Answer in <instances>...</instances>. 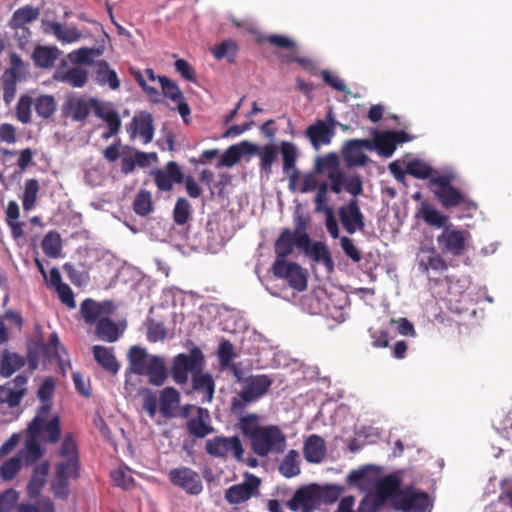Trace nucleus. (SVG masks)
Wrapping results in <instances>:
<instances>
[{"instance_id": "obj_1", "label": "nucleus", "mask_w": 512, "mask_h": 512, "mask_svg": "<svg viewBox=\"0 0 512 512\" xmlns=\"http://www.w3.org/2000/svg\"><path fill=\"white\" fill-rule=\"evenodd\" d=\"M406 172L417 179H429V186L434 187L433 194L443 208H459L465 217H472L477 211V203L465 191L452 185V174L434 175L433 168L419 159L409 161Z\"/></svg>"}, {"instance_id": "obj_2", "label": "nucleus", "mask_w": 512, "mask_h": 512, "mask_svg": "<svg viewBox=\"0 0 512 512\" xmlns=\"http://www.w3.org/2000/svg\"><path fill=\"white\" fill-rule=\"evenodd\" d=\"M63 461L55 466V476L51 482V491L56 498L67 500L70 495L69 478L80 476V460L76 441L72 434L65 435L59 451Z\"/></svg>"}, {"instance_id": "obj_3", "label": "nucleus", "mask_w": 512, "mask_h": 512, "mask_svg": "<svg viewBox=\"0 0 512 512\" xmlns=\"http://www.w3.org/2000/svg\"><path fill=\"white\" fill-rule=\"evenodd\" d=\"M205 356L198 346H193L188 353H179L174 356L171 367V377L177 385L188 383L189 374L192 376L203 371Z\"/></svg>"}, {"instance_id": "obj_4", "label": "nucleus", "mask_w": 512, "mask_h": 512, "mask_svg": "<svg viewBox=\"0 0 512 512\" xmlns=\"http://www.w3.org/2000/svg\"><path fill=\"white\" fill-rule=\"evenodd\" d=\"M286 448V435L276 425H267L251 442V449L259 457L283 453Z\"/></svg>"}, {"instance_id": "obj_5", "label": "nucleus", "mask_w": 512, "mask_h": 512, "mask_svg": "<svg viewBox=\"0 0 512 512\" xmlns=\"http://www.w3.org/2000/svg\"><path fill=\"white\" fill-rule=\"evenodd\" d=\"M273 384V380L265 374L250 376L239 393L240 399L234 398L231 404L233 414H242L246 404L256 401L265 395Z\"/></svg>"}, {"instance_id": "obj_6", "label": "nucleus", "mask_w": 512, "mask_h": 512, "mask_svg": "<svg viewBox=\"0 0 512 512\" xmlns=\"http://www.w3.org/2000/svg\"><path fill=\"white\" fill-rule=\"evenodd\" d=\"M205 451L212 457L226 460L229 457L238 462L244 460V448L238 436L226 437L223 435L208 439L205 443Z\"/></svg>"}, {"instance_id": "obj_7", "label": "nucleus", "mask_w": 512, "mask_h": 512, "mask_svg": "<svg viewBox=\"0 0 512 512\" xmlns=\"http://www.w3.org/2000/svg\"><path fill=\"white\" fill-rule=\"evenodd\" d=\"M469 238L470 233L467 230L458 229L449 224L437 236V244L442 253L459 257L467 250Z\"/></svg>"}, {"instance_id": "obj_8", "label": "nucleus", "mask_w": 512, "mask_h": 512, "mask_svg": "<svg viewBox=\"0 0 512 512\" xmlns=\"http://www.w3.org/2000/svg\"><path fill=\"white\" fill-rule=\"evenodd\" d=\"M27 64L17 53L10 54V67L1 77L3 87V100L10 104L16 95L17 82L25 78Z\"/></svg>"}, {"instance_id": "obj_9", "label": "nucleus", "mask_w": 512, "mask_h": 512, "mask_svg": "<svg viewBox=\"0 0 512 512\" xmlns=\"http://www.w3.org/2000/svg\"><path fill=\"white\" fill-rule=\"evenodd\" d=\"M432 506L431 499L426 492L417 491L413 486L402 489L393 507L401 512H425Z\"/></svg>"}, {"instance_id": "obj_10", "label": "nucleus", "mask_w": 512, "mask_h": 512, "mask_svg": "<svg viewBox=\"0 0 512 512\" xmlns=\"http://www.w3.org/2000/svg\"><path fill=\"white\" fill-rule=\"evenodd\" d=\"M170 482L184 490L187 494L198 495L203 490L200 475L189 467L173 468L168 473Z\"/></svg>"}, {"instance_id": "obj_11", "label": "nucleus", "mask_w": 512, "mask_h": 512, "mask_svg": "<svg viewBox=\"0 0 512 512\" xmlns=\"http://www.w3.org/2000/svg\"><path fill=\"white\" fill-rule=\"evenodd\" d=\"M273 275L285 279L289 285L297 291H303L307 287V278L301 266L295 262H282L275 260L272 266Z\"/></svg>"}, {"instance_id": "obj_12", "label": "nucleus", "mask_w": 512, "mask_h": 512, "mask_svg": "<svg viewBox=\"0 0 512 512\" xmlns=\"http://www.w3.org/2000/svg\"><path fill=\"white\" fill-rule=\"evenodd\" d=\"M286 505L292 511L313 512L320 506L318 484L297 489Z\"/></svg>"}, {"instance_id": "obj_13", "label": "nucleus", "mask_w": 512, "mask_h": 512, "mask_svg": "<svg viewBox=\"0 0 512 512\" xmlns=\"http://www.w3.org/2000/svg\"><path fill=\"white\" fill-rule=\"evenodd\" d=\"M338 216L340 223L348 234L352 235L358 230L364 231L365 218L355 198L350 199L346 205L339 207Z\"/></svg>"}, {"instance_id": "obj_14", "label": "nucleus", "mask_w": 512, "mask_h": 512, "mask_svg": "<svg viewBox=\"0 0 512 512\" xmlns=\"http://www.w3.org/2000/svg\"><path fill=\"white\" fill-rule=\"evenodd\" d=\"M260 483L257 476L248 474L243 483L232 485L225 491V499L231 505L246 502L257 492Z\"/></svg>"}, {"instance_id": "obj_15", "label": "nucleus", "mask_w": 512, "mask_h": 512, "mask_svg": "<svg viewBox=\"0 0 512 512\" xmlns=\"http://www.w3.org/2000/svg\"><path fill=\"white\" fill-rule=\"evenodd\" d=\"M27 377L18 375L13 380L0 386V405L7 404L9 408L20 405L26 393Z\"/></svg>"}, {"instance_id": "obj_16", "label": "nucleus", "mask_w": 512, "mask_h": 512, "mask_svg": "<svg viewBox=\"0 0 512 512\" xmlns=\"http://www.w3.org/2000/svg\"><path fill=\"white\" fill-rule=\"evenodd\" d=\"M94 115L104 121L107 126V131L102 134L105 140L117 135L121 129V118L118 111L113 107L111 102L95 101Z\"/></svg>"}, {"instance_id": "obj_17", "label": "nucleus", "mask_w": 512, "mask_h": 512, "mask_svg": "<svg viewBox=\"0 0 512 512\" xmlns=\"http://www.w3.org/2000/svg\"><path fill=\"white\" fill-rule=\"evenodd\" d=\"M418 268L426 276L432 270L442 274L448 269V264L435 247L422 246L417 254Z\"/></svg>"}, {"instance_id": "obj_18", "label": "nucleus", "mask_w": 512, "mask_h": 512, "mask_svg": "<svg viewBox=\"0 0 512 512\" xmlns=\"http://www.w3.org/2000/svg\"><path fill=\"white\" fill-rule=\"evenodd\" d=\"M43 414L38 415L28 425V431L31 435H42L43 440L56 443L61 436L60 419L58 416L52 417L47 423L43 419Z\"/></svg>"}, {"instance_id": "obj_19", "label": "nucleus", "mask_w": 512, "mask_h": 512, "mask_svg": "<svg viewBox=\"0 0 512 512\" xmlns=\"http://www.w3.org/2000/svg\"><path fill=\"white\" fill-rule=\"evenodd\" d=\"M318 170L327 169L328 179L330 181V189L335 194H340L344 188L347 176L338 167V160L334 154L327 155L317 162Z\"/></svg>"}, {"instance_id": "obj_20", "label": "nucleus", "mask_w": 512, "mask_h": 512, "mask_svg": "<svg viewBox=\"0 0 512 512\" xmlns=\"http://www.w3.org/2000/svg\"><path fill=\"white\" fill-rule=\"evenodd\" d=\"M95 101L99 100L93 97H71L66 100L64 111L74 121L82 122L88 118L91 110L95 113Z\"/></svg>"}, {"instance_id": "obj_21", "label": "nucleus", "mask_w": 512, "mask_h": 512, "mask_svg": "<svg viewBox=\"0 0 512 512\" xmlns=\"http://www.w3.org/2000/svg\"><path fill=\"white\" fill-rule=\"evenodd\" d=\"M154 181L160 191H170L174 183L180 184L184 181V175L179 165L170 161L164 170L159 169L154 172Z\"/></svg>"}, {"instance_id": "obj_22", "label": "nucleus", "mask_w": 512, "mask_h": 512, "mask_svg": "<svg viewBox=\"0 0 512 512\" xmlns=\"http://www.w3.org/2000/svg\"><path fill=\"white\" fill-rule=\"evenodd\" d=\"M158 81L163 95L177 104V110L186 122V117L190 115L191 110L179 86L166 76H158Z\"/></svg>"}, {"instance_id": "obj_23", "label": "nucleus", "mask_w": 512, "mask_h": 512, "mask_svg": "<svg viewBox=\"0 0 512 512\" xmlns=\"http://www.w3.org/2000/svg\"><path fill=\"white\" fill-rule=\"evenodd\" d=\"M114 305L110 301H104L98 303L91 298H87L82 301L80 305V313L86 324H94L98 322L100 316L104 314H111L113 312Z\"/></svg>"}, {"instance_id": "obj_24", "label": "nucleus", "mask_w": 512, "mask_h": 512, "mask_svg": "<svg viewBox=\"0 0 512 512\" xmlns=\"http://www.w3.org/2000/svg\"><path fill=\"white\" fill-rule=\"evenodd\" d=\"M131 136L139 135L144 144L152 141L154 136L153 118L150 112L141 111L131 120Z\"/></svg>"}, {"instance_id": "obj_25", "label": "nucleus", "mask_w": 512, "mask_h": 512, "mask_svg": "<svg viewBox=\"0 0 512 512\" xmlns=\"http://www.w3.org/2000/svg\"><path fill=\"white\" fill-rule=\"evenodd\" d=\"M258 152V146L250 143L249 141H242L226 149L222 154L218 167H232L234 166L243 155H252Z\"/></svg>"}, {"instance_id": "obj_26", "label": "nucleus", "mask_w": 512, "mask_h": 512, "mask_svg": "<svg viewBox=\"0 0 512 512\" xmlns=\"http://www.w3.org/2000/svg\"><path fill=\"white\" fill-rule=\"evenodd\" d=\"M365 139L348 140L342 150L343 158L348 166H363L368 161V156L363 152V147H368Z\"/></svg>"}, {"instance_id": "obj_27", "label": "nucleus", "mask_w": 512, "mask_h": 512, "mask_svg": "<svg viewBox=\"0 0 512 512\" xmlns=\"http://www.w3.org/2000/svg\"><path fill=\"white\" fill-rule=\"evenodd\" d=\"M50 463L43 461L33 467L31 477L26 486V493L30 499H36L43 490L49 474Z\"/></svg>"}, {"instance_id": "obj_28", "label": "nucleus", "mask_w": 512, "mask_h": 512, "mask_svg": "<svg viewBox=\"0 0 512 512\" xmlns=\"http://www.w3.org/2000/svg\"><path fill=\"white\" fill-rule=\"evenodd\" d=\"M197 415L189 419L186 423L187 431L196 438H204L214 431L210 425V414L206 408L197 407Z\"/></svg>"}, {"instance_id": "obj_29", "label": "nucleus", "mask_w": 512, "mask_h": 512, "mask_svg": "<svg viewBox=\"0 0 512 512\" xmlns=\"http://www.w3.org/2000/svg\"><path fill=\"white\" fill-rule=\"evenodd\" d=\"M305 134L309 138L312 146L318 149L320 146L330 143L334 132L327 123L318 120L306 129Z\"/></svg>"}, {"instance_id": "obj_30", "label": "nucleus", "mask_w": 512, "mask_h": 512, "mask_svg": "<svg viewBox=\"0 0 512 512\" xmlns=\"http://www.w3.org/2000/svg\"><path fill=\"white\" fill-rule=\"evenodd\" d=\"M61 53L56 46L37 45L32 53V60L36 67L48 69L54 66Z\"/></svg>"}, {"instance_id": "obj_31", "label": "nucleus", "mask_w": 512, "mask_h": 512, "mask_svg": "<svg viewBox=\"0 0 512 512\" xmlns=\"http://www.w3.org/2000/svg\"><path fill=\"white\" fill-rule=\"evenodd\" d=\"M401 492V479L396 474L385 476L379 481L376 487V494L384 501L388 498H390L392 502L395 501Z\"/></svg>"}, {"instance_id": "obj_32", "label": "nucleus", "mask_w": 512, "mask_h": 512, "mask_svg": "<svg viewBox=\"0 0 512 512\" xmlns=\"http://www.w3.org/2000/svg\"><path fill=\"white\" fill-rule=\"evenodd\" d=\"M303 452L308 462L320 463L326 454L325 441L320 436L312 434L306 439Z\"/></svg>"}, {"instance_id": "obj_33", "label": "nucleus", "mask_w": 512, "mask_h": 512, "mask_svg": "<svg viewBox=\"0 0 512 512\" xmlns=\"http://www.w3.org/2000/svg\"><path fill=\"white\" fill-rule=\"evenodd\" d=\"M144 375L148 377L149 382L152 385H163L168 377L167 367L164 359L157 355L151 356Z\"/></svg>"}, {"instance_id": "obj_34", "label": "nucleus", "mask_w": 512, "mask_h": 512, "mask_svg": "<svg viewBox=\"0 0 512 512\" xmlns=\"http://www.w3.org/2000/svg\"><path fill=\"white\" fill-rule=\"evenodd\" d=\"M93 356L96 362L107 372L115 375L118 373L120 365L113 354V348L101 345H95L92 348Z\"/></svg>"}, {"instance_id": "obj_35", "label": "nucleus", "mask_w": 512, "mask_h": 512, "mask_svg": "<svg viewBox=\"0 0 512 512\" xmlns=\"http://www.w3.org/2000/svg\"><path fill=\"white\" fill-rule=\"evenodd\" d=\"M192 388L194 391L203 394V400L211 402L215 393V382L210 373L203 371L193 374L191 377Z\"/></svg>"}, {"instance_id": "obj_36", "label": "nucleus", "mask_w": 512, "mask_h": 512, "mask_svg": "<svg viewBox=\"0 0 512 512\" xmlns=\"http://www.w3.org/2000/svg\"><path fill=\"white\" fill-rule=\"evenodd\" d=\"M180 403V393L173 387H165L159 398L161 414L166 418L174 416V410Z\"/></svg>"}, {"instance_id": "obj_37", "label": "nucleus", "mask_w": 512, "mask_h": 512, "mask_svg": "<svg viewBox=\"0 0 512 512\" xmlns=\"http://www.w3.org/2000/svg\"><path fill=\"white\" fill-rule=\"evenodd\" d=\"M39 15L40 9L38 7L25 5L13 12L8 26L29 27L30 24L38 19Z\"/></svg>"}, {"instance_id": "obj_38", "label": "nucleus", "mask_w": 512, "mask_h": 512, "mask_svg": "<svg viewBox=\"0 0 512 512\" xmlns=\"http://www.w3.org/2000/svg\"><path fill=\"white\" fill-rule=\"evenodd\" d=\"M151 356L144 348L132 346L128 353L129 370L136 375H144Z\"/></svg>"}, {"instance_id": "obj_39", "label": "nucleus", "mask_w": 512, "mask_h": 512, "mask_svg": "<svg viewBox=\"0 0 512 512\" xmlns=\"http://www.w3.org/2000/svg\"><path fill=\"white\" fill-rule=\"evenodd\" d=\"M96 81L100 85H108L110 89L117 90L120 87V80L115 70L109 67L105 60H99L95 63Z\"/></svg>"}, {"instance_id": "obj_40", "label": "nucleus", "mask_w": 512, "mask_h": 512, "mask_svg": "<svg viewBox=\"0 0 512 512\" xmlns=\"http://www.w3.org/2000/svg\"><path fill=\"white\" fill-rule=\"evenodd\" d=\"M25 365V358L17 353L4 350L1 355L0 374L10 377Z\"/></svg>"}, {"instance_id": "obj_41", "label": "nucleus", "mask_w": 512, "mask_h": 512, "mask_svg": "<svg viewBox=\"0 0 512 512\" xmlns=\"http://www.w3.org/2000/svg\"><path fill=\"white\" fill-rule=\"evenodd\" d=\"M294 249L293 233L290 229L285 228L277 238L274 244L276 260L286 261V258L292 254Z\"/></svg>"}, {"instance_id": "obj_42", "label": "nucleus", "mask_w": 512, "mask_h": 512, "mask_svg": "<svg viewBox=\"0 0 512 512\" xmlns=\"http://www.w3.org/2000/svg\"><path fill=\"white\" fill-rule=\"evenodd\" d=\"M420 214L422 219L430 226L437 228L448 227L447 223L449 218L447 215L440 212L434 206L428 203H422L420 208Z\"/></svg>"}, {"instance_id": "obj_43", "label": "nucleus", "mask_w": 512, "mask_h": 512, "mask_svg": "<svg viewBox=\"0 0 512 512\" xmlns=\"http://www.w3.org/2000/svg\"><path fill=\"white\" fill-rule=\"evenodd\" d=\"M260 417L255 413L247 414L240 417L238 422V428L242 435L250 440V443L255 439L258 433L263 429L264 426L260 424Z\"/></svg>"}, {"instance_id": "obj_44", "label": "nucleus", "mask_w": 512, "mask_h": 512, "mask_svg": "<svg viewBox=\"0 0 512 512\" xmlns=\"http://www.w3.org/2000/svg\"><path fill=\"white\" fill-rule=\"evenodd\" d=\"M238 51L239 47L237 43L231 39L224 40L220 44L211 48V53L215 59H226L230 64L235 63Z\"/></svg>"}, {"instance_id": "obj_45", "label": "nucleus", "mask_w": 512, "mask_h": 512, "mask_svg": "<svg viewBox=\"0 0 512 512\" xmlns=\"http://www.w3.org/2000/svg\"><path fill=\"white\" fill-rule=\"evenodd\" d=\"M314 262L323 263L328 271H333L334 262L330 251L323 242H314L306 253Z\"/></svg>"}, {"instance_id": "obj_46", "label": "nucleus", "mask_w": 512, "mask_h": 512, "mask_svg": "<svg viewBox=\"0 0 512 512\" xmlns=\"http://www.w3.org/2000/svg\"><path fill=\"white\" fill-rule=\"evenodd\" d=\"M96 334L100 340L113 343L118 340L120 331L113 320L110 318H101L97 322Z\"/></svg>"}, {"instance_id": "obj_47", "label": "nucleus", "mask_w": 512, "mask_h": 512, "mask_svg": "<svg viewBox=\"0 0 512 512\" xmlns=\"http://www.w3.org/2000/svg\"><path fill=\"white\" fill-rule=\"evenodd\" d=\"M59 79L73 87L81 88L87 83L88 71L82 66L76 65L65 71Z\"/></svg>"}, {"instance_id": "obj_48", "label": "nucleus", "mask_w": 512, "mask_h": 512, "mask_svg": "<svg viewBox=\"0 0 512 512\" xmlns=\"http://www.w3.org/2000/svg\"><path fill=\"white\" fill-rule=\"evenodd\" d=\"M279 472L286 478H292L300 474L299 453L290 450L279 466Z\"/></svg>"}, {"instance_id": "obj_49", "label": "nucleus", "mask_w": 512, "mask_h": 512, "mask_svg": "<svg viewBox=\"0 0 512 512\" xmlns=\"http://www.w3.org/2000/svg\"><path fill=\"white\" fill-rule=\"evenodd\" d=\"M50 28L55 35V37L62 42L65 43H73L78 41L82 34L75 27H67L59 22L50 23Z\"/></svg>"}, {"instance_id": "obj_50", "label": "nucleus", "mask_w": 512, "mask_h": 512, "mask_svg": "<svg viewBox=\"0 0 512 512\" xmlns=\"http://www.w3.org/2000/svg\"><path fill=\"white\" fill-rule=\"evenodd\" d=\"M41 247L46 256L51 258L58 257L62 249L60 234L56 231H49L44 236Z\"/></svg>"}, {"instance_id": "obj_51", "label": "nucleus", "mask_w": 512, "mask_h": 512, "mask_svg": "<svg viewBox=\"0 0 512 512\" xmlns=\"http://www.w3.org/2000/svg\"><path fill=\"white\" fill-rule=\"evenodd\" d=\"M55 389V381L52 377H47L40 388L38 389L37 396L44 403L39 409V413L47 416L50 411L48 402L52 399Z\"/></svg>"}, {"instance_id": "obj_52", "label": "nucleus", "mask_w": 512, "mask_h": 512, "mask_svg": "<svg viewBox=\"0 0 512 512\" xmlns=\"http://www.w3.org/2000/svg\"><path fill=\"white\" fill-rule=\"evenodd\" d=\"M34 107L37 115L43 119L51 117L56 111L57 103L51 95H41L36 98Z\"/></svg>"}, {"instance_id": "obj_53", "label": "nucleus", "mask_w": 512, "mask_h": 512, "mask_svg": "<svg viewBox=\"0 0 512 512\" xmlns=\"http://www.w3.org/2000/svg\"><path fill=\"white\" fill-rule=\"evenodd\" d=\"M376 149L384 157H390L396 149V143L391 131L380 133L374 138Z\"/></svg>"}, {"instance_id": "obj_54", "label": "nucleus", "mask_w": 512, "mask_h": 512, "mask_svg": "<svg viewBox=\"0 0 512 512\" xmlns=\"http://www.w3.org/2000/svg\"><path fill=\"white\" fill-rule=\"evenodd\" d=\"M191 217V205L184 197H179L176 200L173 209V221L177 225H185Z\"/></svg>"}, {"instance_id": "obj_55", "label": "nucleus", "mask_w": 512, "mask_h": 512, "mask_svg": "<svg viewBox=\"0 0 512 512\" xmlns=\"http://www.w3.org/2000/svg\"><path fill=\"white\" fill-rule=\"evenodd\" d=\"M153 209L152 196L147 190H140L133 202V210L139 216H147Z\"/></svg>"}, {"instance_id": "obj_56", "label": "nucleus", "mask_w": 512, "mask_h": 512, "mask_svg": "<svg viewBox=\"0 0 512 512\" xmlns=\"http://www.w3.org/2000/svg\"><path fill=\"white\" fill-rule=\"evenodd\" d=\"M39 183L36 179H28L25 182L22 205L25 211H30L34 206L39 192Z\"/></svg>"}, {"instance_id": "obj_57", "label": "nucleus", "mask_w": 512, "mask_h": 512, "mask_svg": "<svg viewBox=\"0 0 512 512\" xmlns=\"http://www.w3.org/2000/svg\"><path fill=\"white\" fill-rule=\"evenodd\" d=\"M101 52L98 49L82 47L69 54V59L73 64L95 65L93 56H99Z\"/></svg>"}, {"instance_id": "obj_58", "label": "nucleus", "mask_w": 512, "mask_h": 512, "mask_svg": "<svg viewBox=\"0 0 512 512\" xmlns=\"http://www.w3.org/2000/svg\"><path fill=\"white\" fill-rule=\"evenodd\" d=\"M22 466V459L14 456L4 461L0 466V477L4 481H11L16 477Z\"/></svg>"}, {"instance_id": "obj_59", "label": "nucleus", "mask_w": 512, "mask_h": 512, "mask_svg": "<svg viewBox=\"0 0 512 512\" xmlns=\"http://www.w3.org/2000/svg\"><path fill=\"white\" fill-rule=\"evenodd\" d=\"M33 104V99L29 95H22L19 98L16 106V116L21 123L28 124L31 122V108Z\"/></svg>"}, {"instance_id": "obj_60", "label": "nucleus", "mask_w": 512, "mask_h": 512, "mask_svg": "<svg viewBox=\"0 0 512 512\" xmlns=\"http://www.w3.org/2000/svg\"><path fill=\"white\" fill-rule=\"evenodd\" d=\"M260 155V168L267 175L272 171V165L277 158V150L273 144H267L263 147Z\"/></svg>"}, {"instance_id": "obj_61", "label": "nucleus", "mask_w": 512, "mask_h": 512, "mask_svg": "<svg viewBox=\"0 0 512 512\" xmlns=\"http://www.w3.org/2000/svg\"><path fill=\"white\" fill-rule=\"evenodd\" d=\"M281 154L283 159V170L284 172H288L291 169L294 170L295 173V162L297 158V151L295 146L290 142H283L281 145Z\"/></svg>"}, {"instance_id": "obj_62", "label": "nucleus", "mask_w": 512, "mask_h": 512, "mask_svg": "<svg viewBox=\"0 0 512 512\" xmlns=\"http://www.w3.org/2000/svg\"><path fill=\"white\" fill-rule=\"evenodd\" d=\"M235 357L236 354L234 352L233 344L228 340L222 341L218 348V358L220 366L222 368L230 367L231 362Z\"/></svg>"}, {"instance_id": "obj_63", "label": "nucleus", "mask_w": 512, "mask_h": 512, "mask_svg": "<svg viewBox=\"0 0 512 512\" xmlns=\"http://www.w3.org/2000/svg\"><path fill=\"white\" fill-rule=\"evenodd\" d=\"M17 512H55V507L50 498H43L37 505L30 503L19 504Z\"/></svg>"}, {"instance_id": "obj_64", "label": "nucleus", "mask_w": 512, "mask_h": 512, "mask_svg": "<svg viewBox=\"0 0 512 512\" xmlns=\"http://www.w3.org/2000/svg\"><path fill=\"white\" fill-rule=\"evenodd\" d=\"M19 499L18 492L9 488L0 493V512H11L17 505Z\"/></svg>"}]
</instances>
